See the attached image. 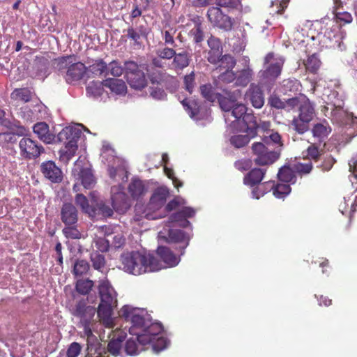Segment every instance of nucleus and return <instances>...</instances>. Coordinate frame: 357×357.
<instances>
[{
  "label": "nucleus",
  "instance_id": "1",
  "mask_svg": "<svg viewBox=\"0 0 357 357\" xmlns=\"http://www.w3.org/2000/svg\"><path fill=\"white\" fill-rule=\"evenodd\" d=\"M120 260L122 269L135 275L158 271L163 268L162 262L155 256L139 251L123 253Z\"/></svg>",
  "mask_w": 357,
  "mask_h": 357
},
{
  "label": "nucleus",
  "instance_id": "2",
  "mask_svg": "<svg viewBox=\"0 0 357 357\" xmlns=\"http://www.w3.org/2000/svg\"><path fill=\"white\" fill-rule=\"evenodd\" d=\"M82 135V131L74 127H66L57 135V140L63 142L65 147L59 151V159L65 164H68L75 155L78 149V140Z\"/></svg>",
  "mask_w": 357,
  "mask_h": 357
},
{
  "label": "nucleus",
  "instance_id": "3",
  "mask_svg": "<svg viewBox=\"0 0 357 357\" xmlns=\"http://www.w3.org/2000/svg\"><path fill=\"white\" fill-rule=\"evenodd\" d=\"M119 314L126 321L131 323L129 332L131 335L136 336L139 334L150 320L147 312L144 309L134 307L129 305H123L119 310Z\"/></svg>",
  "mask_w": 357,
  "mask_h": 357
},
{
  "label": "nucleus",
  "instance_id": "4",
  "mask_svg": "<svg viewBox=\"0 0 357 357\" xmlns=\"http://www.w3.org/2000/svg\"><path fill=\"white\" fill-rule=\"evenodd\" d=\"M315 116L314 104L308 98L304 96L298 107V115L294 116L291 122L293 130L303 135L309 130V123Z\"/></svg>",
  "mask_w": 357,
  "mask_h": 357
},
{
  "label": "nucleus",
  "instance_id": "5",
  "mask_svg": "<svg viewBox=\"0 0 357 357\" xmlns=\"http://www.w3.org/2000/svg\"><path fill=\"white\" fill-rule=\"evenodd\" d=\"M96 312V308L88 305L85 299L77 301L70 309L71 314L79 319V324L83 328V334L86 337L95 336L91 326Z\"/></svg>",
  "mask_w": 357,
  "mask_h": 357
},
{
  "label": "nucleus",
  "instance_id": "6",
  "mask_svg": "<svg viewBox=\"0 0 357 357\" xmlns=\"http://www.w3.org/2000/svg\"><path fill=\"white\" fill-rule=\"evenodd\" d=\"M284 61L275 58L273 52L268 53L264 58V70L259 72V77L262 84L275 82L281 74Z\"/></svg>",
  "mask_w": 357,
  "mask_h": 357
},
{
  "label": "nucleus",
  "instance_id": "7",
  "mask_svg": "<svg viewBox=\"0 0 357 357\" xmlns=\"http://www.w3.org/2000/svg\"><path fill=\"white\" fill-rule=\"evenodd\" d=\"M74 61H75L74 55L62 56L58 59V65L60 69L69 66L66 76V79L68 83L81 79L87 70L84 63Z\"/></svg>",
  "mask_w": 357,
  "mask_h": 357
},
{
  "label": "nucleus",
  "instance_id": "8",
  "mask_svg": "<svg viewBox=\"0 0 357 357\" xmlns=\"http://www.w3.org/2000/svg\"><path fill=\"white\" fill-rule=\"evenodd\" d=\"M254 162L259 166L271 165L280 157V151L271 150L268 146L262 142H255L252 145Z\"/></svg>",
  "mask_w": 357,
  "mask_h": 357
},
{
  "label": "nucleus",
  "instance_id": "9",
  "mask_svg": "<svg viewBox=\"0 0 357 357\" xmlns=\"http://www.w3.org/2000/svg\"><path fill=\"white\" fill-rule=\"evenodd\" d=\"M125 73L128 83L130 87L135 89H142L147 81L144 71L140 66L133 61H125Z\"/></svg>",
  "mask_w": 357,
  "mask_h": 357
},
{
  "label": "nucleus",
  "instance_id": "10",
  "mask_svg": "<svg viewBox=\"0 0 357 357\" xmlns=\"http://www.w3.org/2000/svg\"><path fill=\"white\" fill-rule=\"evenodd\" d=\"M207 17L213 26L225 31L232 29L234 20L227 15L222 13L218 7H211L207 11Z\"/></svg>",
  "mask_w": 357,
  "mask_h": 357
},
{
  "label": "nucleus",
  "instance_id": "11",
  "mask_svg": "<svg viewBox=\"0 0 357 357\" xmlns=\"http://www.w3.org/2000/svg\"><path fill=\"white\" fill-rule=\"evenodd\" d=\"M163 327L161 324L151 322L150 319L149 324L144 326L137 335V341L142 346L149 344L151 341L155 340L156 337L162 334Z\"/></svg>",
  "mask_w": 357,
  "mask_h": 357
},
{
  "label": "nucleus",
  "instance_id": "12",
  "mask_svg": "<svg viewBox=\"0 0 357 357\" xmlns=\"http://www.w3.org/2000/svg\"><path fill=\"white\" fill-rule=\"evenodd\" d=\"M19 146L22 155L29 160L38 158L45 151L43 146L28 137L22 138Z\"/></svg>",
  "mask_w": 357,
  "mask_h": 357
},
{
  "label": "nucleus",
  "instance_id": "13",
  "mask_svg": "<svg viewBox=\"0 0 357 357\" xmlns=\"http://www.w3.org/2000/svg\"><path fill=\"white\" fill-rule=\"evenodd\" d=\"M331 131V127L325 119L321 122L314 123L310 129L314 142L322 144L323 148L325 146L326 140Z\"/></svg>",
  "mask_w": 357,
  "mask_h": 357
},
{
  "label": "nucleus",
  "instance_id": "14",
  "mask_svg": "<svg viewBox=\"0 0 357 357\" xmlns=\"http://www.w3.org/2000/svg\"><path fill=\"white\" fill-rule=\"evenodd\" d=\"M98 293L101 303L112 304L117 305L116 293L107 280L100 282Z\"/></svg>",
  "mask_w": 357,
  "mask_h": 357
},
{
  "label": "nucleus",
  "instance_id": "15",
  "mask_svg": "<svg viewBox=\"0 0 357 357\" xmlns=\"http://www.w3.org/2000/svg\"><path fill=\"white\" fill-rule=\"evenodd\" d=\"M40 170L44 176L52 183H60L62 181V172L53 161L43 162L40 165Z\"/></svg>",
  "mask_w": 357,
  "mask_h": 357
},
{
  "label": "nucleus",
  "instance_id": "16",
  "mask_svg": "<svg viewBox=\"0 0 357 357\" xmlns=\"http://www.w3.org/2000/svg\"><path fill=\"white\" fill-rule=\"evenodd\" d=\"M245 98L256 109H261L264 105V94L261 88L257 84H252L245 93Z\"/></svg>",
  "mask_w": 357,
  "mask_h": 357
},
{
  "label": "nucleus",
  "instance_id": "17",
  "mask_svg": "<svg viewBox=\"0 0 357 357\" xmlns=\"http://www.w3.org/2000/svg\"><path fill=\"white\" fill-rule=\"evenodd\" d=\"M61 220L66 226L74 225L78 220V211L71 203H64L61 208Z\"/></svg>",
  "mask_w": 357,
  "mask_h": 357
},
{
  "label": "nucleus",
  "instance_id": "18",
  "mask_svg": "<svg viewBox=\"0 0 357 357\" xmlns=\"http://www.w3.org/2000/svg\"><path fill=\"white\" fill-rule=\"evenodd\" d=\"M160 237L165 238V241L168 243H182V245L180 246V248L182 249L181 255L183 254V250L189 244L190 239L186 234L184 231L177 229H170L168 231L167 236H160Z\"/></svg>",
  "mask_w": 357,
  "mask_h": 357
},
{
  "label": "nucleus",
  "instance_id": "19",
  "mask_svg": "<svg viewBox=\"0 0 357 357\" xmlns=\"http://www.w3.org/2000/svg\"><path fill=\"white\" fill-rule=\"evenodd\" d=\"M33 131L45 144H52L55 140V135L50 131L49 126L45 122H38L34 124Z\"/></svg>",
  "mask_w": 357,
  "mask_h": 357
},
{
  "label": "nucleus",
  "instance_id": "20",
  "mask_svg": "<svg viewBox=\"0 0 357 357\" xmlns=\"http://www.w3.org/2000/svg\"><path fill=\"white\" fill-rule=\"evenodd\" d=\"M241 123H243V126L241 128V130L245 133H249V135L252 137L257 135L259 125L257 123V117L255 116L252 113L248 112L241 120Z\"/></svg>",
  "mask_w": 357,
  "mask_h": 357
},
{
  "label": "nucleus",
  "instance_id": "21",
  "mask_svg": "<svg viewBox=\"0 0 357 357\" xmlns=\"http://www.w3.org/2000/svg\"><path fill=\"white\" fill-rule=\"evenodd\" d=\"M148 77L152 84H164L171 82L175 77L168 74L165 70L158 69L147 70Z\"/></svg>",
  "mask_w": 357,
  "mask_h": 357
},
{
  "label": "nucleus",
  "instance_id": "22",
  "mask_svg": "<svg viewBox=\"0 0 357 357\" xmlns=\"http://www.w3.org/2000/svg\"><path fill=\"white\" fill-rule=\"evenodd\" d=\"M157 254L162 261L166 264V266H164L162 264L163 266L162 268H166L167 266H176L180 261V258L176 257V255H174L167 247L159 246L157 249Z\"/></svg>",
  "mask_w": 357,
  "mask_h": 357
},
{
  "label": "nucleus",
  "instance_id": "23",
  "mask_svg": "<svg viewBox=\"0 0 357 357\" xmlns=\"http://www.w3.org/2000/svg\"><path fill=\"white\" fill-rule=\"evenodd\" d=\"M176 31L177 29L175 26H172L170 24L169 22H162V29L161 30V35L165 45L171 46L173 47H176L177 46L174 40Z\"/></svg>",
  "mask_w": 357,
  "mask_h": 357
},
{
  "label": "nucleus",
  "instance_id": "24",
  "mask_svg": "<svg viewBox=\"0 0 357 357\" xmlns=\"http://www.w3.org/2000/svg\"><path fill=\"white\" fill-rule=\"evenodd\" d=\"M266 170L261 168H253L243 178V183L250 187L255 186L263 180Z\"/></svg>",
  "mask_w": 357,
  "mask_h": 357
},
{
  "label": "nucleus",
  "instance_id": "25",
  "mask_svg": "<svg viewBox=\"0 0 357 357\" xmlns=\"http://www.w3.org/2000/svg\"><path fill=\"white\" fill-rule=\"evenodd\" d=\"M103 85L117 95H125L127 92L126 84L121 79L107 78L103 81Z\"/></svg>",
  "mask_w": 357,
  "mask_h": 357
},
{
  "label": "nucleus",
  "instance_id": "26",
  "mask_svg": "<svg viewBox=\"0 0 357 357\" xmlns=\"http://www.w3.org/2000/svg\"><path fill=\"white\" fill-rule=\"evenodd\" d=\"M84 357H103L101 344L96 336L86 337V348Z\"/></svg>",
  "mask_w": 357,
  "mask_h": 357
},
{
  "label": "nucleus",
  "instance_id": "27",
  "mask_svg": "<svg viewBox=\"0 0 357 357\" xmlns=\"http://www.w3.org/2000/svg\"><path fill=\"white\" fill-rule=\"evenodd\" d=\"M113 208L119 213H124L129 208L128 197L126 193L119 192L112 196Z\"/></svg>",
  "mask_w": 357,
  "mask_h": 357
},
{
  "label": "nucleus",
  "instance_id": "28",
  "mask_svg": "<svg viewBox=\"0 0 357 357\" xmlns=\"http://www.w3.org/2000/svg\"><path fill=\"white\" fill-rule=\"evenodd\" d=\"M194 23V26L188 32V36L192 38L194 43H199L204 40V33L202 29V24L200 17L195 16L192 20Z\"/></svg>",
  "mask_w": 357,
  "mask_h": 357
},
{
  "label": "nucleus",
  "instance_id": "29",
  "mask_svg": "<svg viewBox=\"0 0 357 357\" xmlns=\"http://www.w3.org/2000/svg\"><path fill=\"white\" fill-rule=\"evenodd\" d=\"M116 307V305L101 303H100L98 308V316L100 320L105 324H109L112 322V316L113 310Z\"/></svg>",
  "mask_w": 357,
  "mask_h": 357
},
{
  "label": "nucleus",
  "instance_id": "30",
  "mask_svg": "<svg viewBox=\"0 0 357 357\" xmlns=\"http://www.w3.org/2000/svg\"><path fill=\"white\" fill-rule=\"evenodd\" d=\"M253 71L250 67L244 68L236 72L235 85L245 87L252 79Z\"/></svg>",
  "mask_w": 357,
  "mask_h": 357
},
{
  "label": "nucleus",
  "instance_id": "31",
  "mask_svg": "<svg viewBox=\"0 0 357 357\" xmlns=\"http://www.w3.org/2000/svg\"><path fill=\"white\" fill-rule=\"evenodd\" d=\"M278 180L287 184L289 183H294L296 181V172L294 167H291L289 165H284L279 169L278 173Z\"/></svg>",
  "mask_w": 357,
  "mask_h": 357
},
{
  "label": "nucleus",
  "instance_id": "32",
  "mask_svg": "<svg viewBox=\"0 0 357 357\" xmlns=\"http://www.w3.org/2000/svg\"><path fill=\"white\" fill-rule=\"evenodd\" d=\"M169 194V192L167 188L159 187L154 190L151 197L150 202L156 207H160L165 203Z\"/></svg>",
  "mask_w": 357,
  "mask_h": 357
},
{
  "label": "nucleus",
  "instance_id": "33",
  "mask_svg": "<svg viewBox=\"0 0 357 357\" xmlns=\"http://www.w3.org/2000/svg\"><path fill=\"white\" fill-rule=\"evenodd\" d=\"M190 55L187 51H183L177 53L173 58L172 64L176 70H183L189 66L190 62Z\"/></svg>",
  "mask_w": 357,
  "mask_h": 357
},
{
  "label": "nucleus",
  "instance_id": "34",
  "mask_svg": "<svg viewBox=\"0 0 357 357\" xmlns=\"http://www.w3.org/2000/svg\"><path fill=\"white\" fill-rule=\"evenodd\" d=\"M225 93L227 95V96H225L220 93H217L216 100H218L220 108L223 111L229 112L236 100L233 95H230V93H227V91Z\"/></svg>",
  "mask_w": 357,
  "mask_h": 357
},
{
  "label": "nucleus",
  "instance_id": "35",
  "mask_svg": "<svg viewBox=\"0 0 357 357\" xmlns=\"http://www.w3.org/2000/svg\"><path fill=\"white\" fill-rule=\"evenodd\" d=\"M128 192L132 198L138 199L145 193L146 188L140 179L133 178L128 185Z\"/></svg>",
  "mask_w": 357,
  "mask_h": 357
},
{
  "label": "nucleus",
  "instance_id": "36",
  "mask_svg": "<svg viewBox=\"0 0 357 357\" xmlns=\"http://www.w3.org/2000/svg\"><path fill=\"white\" fill-rule=\"evenodd\" d=\"M78 175L79 179L81 181V183L84 188L91 189L94 186L96 181L91 169L82 168Z\"/></svg>",
  "mask_w": 357,
  "mask_h": 357
},
{
  "label": "nucleus",
  "instance_id": "37",
  "mask_svg": "<svg viewBox=\"0 0 357 357\" xmlns=\"http://www.w3.org/2000/svg\"><path fill=\"white\" fill-rule=\"evenodd\" d=\"M351 113L345 111L340 105L333 106L331 110V116L333 120L341 125H347V119Z\"/></svg>",
  "mask_w": 357,
  "mask_h": 357
},
{
  "label": "nucleus",
  "instance_id": "38",
  "mask_svg": "<svg viewBox=\"0 0 357 357\" xmlns=\"http://www.w3.org/2000/svg\"><path fill=\"white\" fill-rule=\"evenodd\" d=\"M272 182L273 189H271V191L276 198L284 199L291 192V188L289 184L275 183V181Z\"/></svg>",
  "mask_w": 357,
  "mask_h": 357
},
{
  "label": "nucleus",
  "instance_id": "39",
  "mask_svg": "<svg viewBox=\"0 0 357 357\" xmlns=\"http://www.w3.org/2000/svg\"><path fill=\"white\" fill-rule=\"evenodd\" d=\"M215 4V7L223 8L229 13L242 8L241 0H216Z\"/></svg>",
  "mask_w": 357,
  "mask_h": 357
},
{
  "label": "nucleus",
  "instance_id": "40",
  "mask_svg": "<svg viewBox=\"0 0 357 357\" xmlns=\"http://www.w3.org/2000/svg\"><path fill=\"white\" fill-rule=\"evenodd\" d=\"M236 64V61L234 56L230 54H225L218 62L216 70L220 73L227 70L233 69Z\"/></svg>",
  "mask_w": 357,
  "mask_h": 357
},
{
  "label": "nucleus",
  "instance_id": "41",
  "mask_svg": "<svg viewBox=\"0 0 357 357\" xmlns=\"http://www.w3.org/2000/svg\"><path fill=\"white\" fill-rule=\"evenodd\" d=\"M87 69L94 76H100L107 71V64L102 59H100L93 61Z\"/></svg>",
  "mask_w": 357,
  "mask_h": 357
},
{
  "label": "nucleus",
  "instance_id": "42",
  "mask_svg": "<svg viewBox=\"0 0 357 357\" xmlns=\"http://www.w3.org/2000/svg\"><path fill=\"white\" fill-rule=\"evenodd\" d=\"M12 98L28 102L32 99V92L27 88L15 89L11 93Z\"/></svg>",
  "mask_w": 357,
  "mask_h": 357
},
{
  "label": "nucleus",
  "instance_id": "43",
  "mask_svg": "<svg viewBox=\"0 0 357 357\" xmlns=\"http://www.w3.org/2000/svg\"><path fill=\"white\" fill-rule=\"evenodd\" d=\"M271 189H273L272 181H269L262 183H260L259 184L257 185V186L252 190V197L257 199H259L260 197H263L266 193H267L269 191H271Z\"/></svg>",
  "mask_w": 357,
  "mask_h": 357
},
{
  "label": "nucleus",
  "instance_id": "44",
  "mask_svg": "<svg viewBox=\"0 0 357 357\" xmlns=\"http://www.w3.org/2000/svg\"><path fill=\"white\" fill-rule=\"evenodd\" d=\"M321 144L315 142L311 143L306 150L307 158L318 161L323 153V148H320Z\"/></svg>",
  "mask_w": 357,
  "mask_h": 357
},
{
  "label": "nucleus",
  "instance_id": "45",
  "mask_svg": "<svg viewBox=\"0 0 357 357\" xmlns=\"http://www.w3.org/2000/svg\"><path fill=\"white\" fill-rule=\"evenodd\" d=\"M181 103L191 117H194L199 113L200 105L197 100L184 99Z\"/></svg>",
  "mask_w": 357,
  "mask_h": 357
},
{
  "label": "nucleus",
  "instance_id": "46",
  "mask_svg": "<svg viewBox=\"0 0 357 357\" xmlns=\"http://www.w3.org/2000/svg\"><path fill=\"white\" fill-rule=\"evenodd\" d=\"M248 112V109L243 104L234 105L231 109V115L234 117L235 120L232 121V123L236 121L238 124L241 123V120L243 116Z\"/></svg>",
  "mask_w": 357,
  "mask_h": 357
},
{
  "label": "nucleus",
  "instance_id": "47",
  "mask_svg": "<svg viewBox=\"0 0 357 357\" xmlns=\"http://www.w3.org/2000/svg\"><path fill=\"white\" fill-rule=\"evenodd\" d=\"M321 65V62L315 54L310 56L305 63L306 70L313 74L318 72Z\"/></svg>",
  "mask_w": 357,
  "mask_h": 357
},
{
  "label": "nucleus",
  "instance_id": "48",
  "mask_svg": "<svg viewBox=\"0 0 357 357\" xmlns=\"http://www.w3.org/2000/svg\"><path fill=\"white\" fill-rule=\"evenodd\" d=\"M144 346L140 344L137 341V337L136 340H133L132 338L128 340L126 342L125 345V351L129 355H137L141 351L144 350Z\"/></svg>",
  "mask_w": 357,
  "mask_h": 357
},
{
  "label": "nucleus",
  "instance_id": "49",
  "mask_svg": "<svg viewBox=\"0 0 357 357\" xmlns=\"http://www.w3.org/2000/svg\"><path fill=\"white\" fill-rule=\"evenodd\" d=\"M254 137L246 133L245 135H236L230 137V143L236 148H241L248 144L251 138Z\"/></svg>",
  "mask_w": 357,
  "mask_h": 357
},
{
  "label": "nucleus",
  "instance_id": "50",
  "mask_svg": "<svg viewBox=\"0 0 357 357\" xmlns=\"http://www.w3.org/2000/svg\"><path fill=\"white\" fill-rule=\"evenodd\" d=\"M75 203L77 206H79L83 212L92 215L95 213L89 204L87 198L82 194H77L75 196Z\"/></svg>",
  "mask_w": 357,
  "mask_h": 357
},
{
  "label": "nucleus",
  "instance_id": "51",
  "mask_svg": "<svg viewBox=\"0 0 357 357\" xmlns=\"http://www.w3.org/2000/svg\"><path fill=\"white\" fill-rule=\"evenodd\" d=\"M93 286V282L91 280H78L76 282V291L82 295L88 294Z\"/></svg>",
  "mask_w": 357,
  "mask_h": 357
},
{
  "label": "nucleus",
  "instance_id": "52",
  "mask_svg": "<svg viewBox=\"0 0 357 357\" xmlns=\"http://www.w3.org/2000/svg\"><path fill=\"white\" fill-rule=\"evenodd\" d=\"M141 36H147L146 29L143 26L139 27L138 31H136L133 27H130L127 29L128 38L133 40L135 44H139V40H140Z\"/></svg>",
  "mask_w": 357,
  "mask_h": 357
},
{
  "label": "nucleus",
  "instance_id": "53",
  "mask_svg": "<svg viewBox=\"0 0 357 357\" xmlns=\"http://www.w3.org/2000/svg\"><path fill=\"white\" fill-rule=\"evenodd\" d=\"M103 81L102 82H91L86 86V92L93 96H100L103 92Z\"/></svg>",
  "mask_w": 357,
  "mask_h": 357
},
{
  "label": "nucleus",
  "instance_id": "54",
  "mask_svg": "<svg viewBox=\"0 0 357 357\" xmlns=\"http://www.w3.org/2000/svg\"><path fill=\"white\" fill-rule=\"evenodd\" d=\"M89 269V264L86 260H77L74 264L73 273L78 276H81L87 273Z\"/></svg>",
  "mask_w": 357,
  "mask_h": 357
},
{
  "label": "nucleus",
  "instance_id": "55",
  "mask_svg": "<svg viewBox=\"0 0 357 357\" xmlns=\"http://www.w3.org/2000/svg\"><path fill=\"white\" fill-rule=\"evenodd\" d=\"M91 261L93 267L96 270H100L105 265V259L104 255L98 252H93L91 254Z\"/></svg>",
  "mask_w": 357,
  "mask_h": 357
},
{
  "label": "nucleus",
  "instance_id": "56",
  "mask_svg": "<svg viewBox=\"0 0 357 357\" xmlns=\"http://www.w3.org/2000/svg\"><path fill=\"white\" fill-rule=\"evenodd\" d=\"M200 92L202 96L210 102L216 100V93H214L211 84H204L200 86Z\"/></svg>",
  "mask_w": 357,
  "mask_h": 357
},
{
  "label": "nucleus",
  "instance_id": "57",
  "mask_svg": "<svg viewBox=\"0 0 357 357\" xmlns=\"http://www.w3.org/2000/svg\"><path fill=\"white\" fill-rule=\"evenodd\" d=\"M123 339L118 337L111 340L107 344V351L113 356H118L122 346Z\"/></svg>",
  "mask_w": 357,
  "mask_h": 357
},
{
  "label": "nucleus",
  "instance_id": "58",
  "mask_svg": "<svg viewBox=\"0 0 357 357\" xmlns=\"http://www.w3.org/2000/svg\"><path fill=\"white\" fill-rule=\"evenodd\" d=\"M175 47L166 46L163 48L158 49L156 51V55L164 60H170L174 58L176 54Z\"/></svg>",
  "mask_w": 357,
  "mask_h": 357
},
{
  "label": "nucleus",
  "instance_id": "59",
  "mask_svg": "<svg viewBox=\"0 0 357 357\" xmlns=\"http://www.w3.org/2000/svg\"><path fill=\"white\" fill-rule=\"evenodd\" d=\"M107 71L114 77H120L125 71V67L123 68L118 61L113 60L107 65Z\"/></svg>",
  "mask_w": 357,
  "mask_h": 357
},
{
  "label": "nucleus",
  "instance_id": "60",
  "mask_svg": "<svg viewBox=\"0 0 357 357\" xmlns=\"http://www.w3.org/2000/svg\"><path fill=\"white\" fill-rule=\"evenodd\" d=\"M169 219L171 222H176L180 227H187L190 225V222L187 219H185L180 210L176 213H172L169 216Z\"/></svg>",
  "mask_w": 357,
  "mask_h": 357
},
{
  "label": "nucleus",
  "instance_id": "61",
  "mask_svg": "<svg viewBox=\"0 0 357 357\" xmlns=\"http://www.w3.org/2000/svg\"><path fill=\"white\" fill-rule=\"evenodd\" d=\"M149 344H151L153 350L158 353L167 347V339L161 334L156 337L155 340L151 341Z\"/></svg>",
  "mask_w": 357,
  "mask_h": 357
},
{
  "label": "nucleus",
  "instance_id": "62",
  "mask_svg": "<svg viewBox=\"0 0 357 357\" xmlns=\"http://www.w3.org/2000/svg\"><path fill=\"white\" fill-rule=\"evenodd\" d=\"M62 231L67 238L79 239L81 238V233L77 229L75 225L66 226Z\"/></svg>",
  "mask_w": 357,
  "mask_h": 357
},
{
  "label": "nucleus",
  "instance_id": "63",
  "mask_svg": "<svg viewBox=\"0 0 357 357\" xmlns=\"http://www.w3.org/2000/svg\"><path fill=\"white\" fill-rule=\"evenodd\" d=\"M334 16L335 22L337 23H339L341 26L344 25L346 24H349L353 20L351 15L346 11H335V13H334Z\"/></svg>",
  "mask_w": 357,
  "mask_h": 357
},
{
  "label": "nucleus",
  "instance_id": "64",
  "mask_svg": "<svg viewBox=\"0 0 357 357\" xmlns=\"http://www.w3.org/2000/svg\"><path fill=\"white\" fill-rule=\"evenodd\" d=\"M294 169L296 173L299 174H309L312 169V163L311 161L307 162H297L294 165Z\"/></svg>",
  "mask_w": 357,
  "mask_h": 357
}]
</instances>
